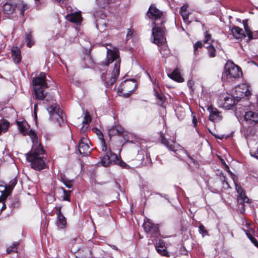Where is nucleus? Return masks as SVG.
Instances as JSON below:
<instances>
[{
    "label": "nucleus",
    "mask_w": 258,
    "mask_h": 258,
    "mask_svg": "<svg viewBox=\"0 0 258 258\" xmlns=\"http://www.w3.org/2000/svg\"><path fill=\"white\" fill-rule=\"evenodd\" d=\"M12 160H13V163H14V164H15V160H14V159H12Z\"/></svg>",
    "instance_id": "obj_59"
},
{
    "label": "nucleus",
    "mask_w": 258,
    "mask_h": 258,
    "mask_svg": "<svg viewBox=\"0 0 258 258\" xmlns=\"http://www.w3.org/2000/svg\"><path fill=\"white\" fill-rule=\"evenodd\" d=\"M110 163L111 162L109 155L108 153L107 152L106 155H105L101 159V164L104 167H107Z\"/></svg>",
    "instance_id": "obj_33"
},
{
    "label": "nucleus",
    "mask_w": 258,
    "mask_h": 258,
    "mask_svg": "<svg viewBox=\"0 0 258 258\" xmlns=\"http://www.w3.org/2000/svg\"><path fill=\"white\" fill-rule=\"evenodd\" d=\"M51 118L60 126L66 119V115L63 114L59 106L56 104L51 105L47 108Z\"/></svg>",
    "instance_id": "obj_6"
},
{
    "label": "nucleus",
    "mask_w": 258,
    "mask_h": 258,
    "mask_svg": "<svg viewBox=\"0 0 258 258\" xmlns=\"http://www.w3.org/2000/svg\"><path fill=\"white\" fill-rule=\"evenodd\" d=\"M17 63L21 60V57L20 56L19 50L17 49Z\"/></svg>",
    "instance_id": "obj_53"
},
{
    "label": "nucleus",
    "mask_w": 258,
    "mask_h": 258,
    "mask_svg": "<svg viewBox=\"0 0 258 258\" xmlns=\"http://www.w3.org/2000/svg\"><path fill=\"white\" fill-rule=\"evenodd\" d=\"M134 33L133 30L131 29H128L126 34V38L129 39L132 37L133 34Z\"/></svg>",
    "instance_id": "obj_48"
},
{
    "label": "nucleus",
    "mask_w": 258,
    "mask_h": 258,
    "mask_svg": "<svg viewBox=\"0 0 258 258\" xmlns=\"http://www.w3.org/2000/svg\"><path fill=\"white\" fill-rule=\"evenodd\" d=\"M123 132V129L120 126H113L111 127L108 130V135L111 136H113L115 135H121Z\"/></svg>",
    "instance_id": "obj_26"
},
{
    "label": "nucleus",
    "mask_w": 258,
    "mask_h": 258,
    "mask_svg": "<svg viewBox=\"0 0 258 258\" xmlns=\"http://www.w3.org/2000/svg\"><path fill=\"white\" fill-rule=\"evenodd\" d=\"M244 209H243V211H241V212H242V213H243V212H244Z\"/></svg>",
    "instance_id": "obj_60"
},
{
    "label": "nucleus",
    "mask_w": 258,
    "mask_h": 258,
    "mask_svg": "<svg viewBox=\"0 0 258 258\" xmlns=\"http://www.w3.org/2000/svg\"><path fill=\"white\" fill-rule=\"evenodd\" d=\"M250 155L258 159V147L256 149H253L250 151Z\"/></svg>",
    "instance_id": "obj_43"
},
{
    "label": "nucleus",
    "mask_w": 258,
    "mask_h": 258,
    "mask_svg": "<svg viewBox=\"0 0 258 258\" xmlns=\"http://www.w3.org/2000/svg\"><path fill=\"white\" fill-rule=\"evenodd\" d=\"M207 110L209 112V119L213 122H218L222 119L221 112L217 108L210 105L207 107Z\"/></svg>",
    "instance_id": "obj_14"
},
{
    "label": "nucleus",
    "mask_w": 258,
    "mask_h": 258,
    "mask_svg": "<svg viewBox=\"0 0 258 258\" xmlns=\"http://www.w3.org/2000/svg\"><path fill=\"white\" fill-rule=\"evenodd\" d=\"M10 123L8 121L5 120H0V135L2 133L7 132L9 127Z\"/></svg>",
    "instance_id": "obj_31"
},
{
    "label": "nucleus",
    "mask_w": 258,
    "mask_h": 258,
    "mask_svg": "<svg viewBox=\"0 0 258 258\" xmlns=\"http://www.w3.org/2000/svg\"><path fill=\"white\" fill-rule=\"evenodd\" d=\"M158 46L159 47L160 53L164 56L167 55L169 54V50L168 49L167 45L166 44V42Z\"/></svg>",
    "instance_id": "obj_32"
},
{
    "label": "nucleus",
    "mask_w": 258,
    "mask_h": 258,
    "mask_svg": "<svg viewBox=\"0 0 258 258\" xmlns=\"http://www.w3.org/2000/svg\"><path fill=\"white\" fill-rule=\"evenodd\" d=\"M245 227L246 228H243V231L245 232L246 235L250 239L253 244L258 248V241L257 240L252 236V234H253L254 230L252 228H250L249 226V224L245 221Z\"/></svg>",
    "instance_id": "obj_18"
},
{
    "label": "nucleus",
    "mask_w": 258,
    "mask_h": 258,
    "mask_svg": "<svg viewBox=\"0 0 258 258\" xmlns=\"http://www.w3.org/2000/svg\"><path fill=\"white\" fill-rule=\"evenodd\" d=\"M6 208L5 201H0V214Z\"/></svg>",
    "instance_id": "obj_49"
},
{
    "label": "nucleus",
    "mask_w": 258,
    "mask_h": 258,
    "mask_svg": "<svg viewBox=\"0 0 258 258\" xmlns=\"http://www.w3.org/2000/svg\"><path fill=\"white\" fill-rule=\"evenodd\" d=\"M137 85V84L134 81H125L122 82L119 87L118 91L121 93L123 91L122 87L128 88L131 87L132 89L129 91V93H128L129 95H131L135 91Z\"/></svg>",
    "instance_id": "obj_21"
},
{
    "label": "nucleus",
    "mask_w": 258,
    "mask_h": 258,
    "mask_svg": "<svg viewBox=\"0 0 258 258\" xmlns=\"http://www.w3.org/2000/svg\"><path fill=\"white\" fill-rule=\"evenodd\" d=\"M211 35L210 34L208 33V31H206L205 34V39L204 41V43H208L210 44L211 43Z\"/></svg>",
    "instance_id": "obj_42"
},
{
    "label": "nucleus",
    "mask_w": 258,
    "mask_h": 258,
    "mask_svg": "<svg viewBox=\"0 0 258 258\" xmlns=\"http://www.w3.org/2000/svg\"><path fill=\"white\" fill-rule=\"evenodd\" d=\"M251 94V89L247 84H243L235 88V96L237 99L248 97Z\"/></svg>",
    "instance_id": "obj_9"
},
{
    "label": "nucleus",
    "mask_w": 258,
    "mask_h": 258,
    "mask_svg": "<svg viewBox=\"0 0 258 258\" xmlns=\"http://www.w3.org/2000/svg\"><path fill=\"white\" fill-rule=\"evenodd\" d=\"M244 28L249 39H256L258 38L257 33L256 32L252 33L246 24H244Z\"/></svg>",
    "instance_id": "obj_29"
},
{
    "label": "nucleus",
    "mask_w": 258,
    "mask_h": 258,
    "mask_svg": "<svg viewBox=\"0 0 258 258\" xmlns=\"http://www.w3.org/2000/svg\"><path fill=\"white\" fill-rule=\"evenodd\" d=\"M73 180H64L63 183L64 185L68 187V188H71L72 187V182Z\"/></svg>",
    "instance_id": "obj_47"
},
{
    "label": "nucleus",
    "mask_w": 258,
    "mask_h": 258,
    "mask_svg": "<svg viewBox=\"0 0 258 258\" xmlns=\"http://www.w3.org/2000/svg\"><path fill=\"white\" fill-rule=\"evenodd\" d=\"M25 41L27 46L29 47H31L34 44V41L32 39V36L30 33L26 35Z\"/></svg>",
    "instance_id": "obj_35"
},
{
    "label": "nucleus",
    "mask_w": 258,
    "mask_h": 258,
    "mask_svg": "<svg viewBox=\"0 0 258 258\" xmlns=\"http://www.w3.org/2000/svg\"><path fill=\"white\" fill-rule=\"evenodd\" d=\"M66 18L68 21L74 23L77 25H80L82 21V17L80 12H76L68 14L66 15Z\"/></svg>",
    "instance_id": "obj_16"
},
{
    "label": "nucleus",
    "mask_w": 258,
    "mask_h": 258,
    "mask_svg": "<svg viewBox=\"0 0 258 258\" xmlns=\"http://www.w3.org/2000/svg\"><path fill=\"white\" fill-rule=\"evenodd\" d=\"M28 7L27 5L24 4L23 3V2H22L21 4H20L19 6V9L20 11V16H23L24 11L28 9Z\"/></svg>",
    "instance_id": "obj_37"
},
{
    "label": "nucleus",
    "mask_w": 258,
    "mask_h": 258,
    "mask_svg": "<svg viewBox=\"0 0 258 258\" xmlns=\"http://www.w3.org/2000/svg\"><path fill=\"white\" fill-rule=\"evenodd\" d=\"M192 123L194 126H196L197 124V119L195 115L192 116Z\"/></svg>",
    "instance_id": "obj_52"
},
{
    "label": "nucleus",
    "mask_w": 258,
    "mask_h": 258,
    "mask_svg": "<svg viewBox=\"0 0 258 258\" xmlns=\"http://www.w3.org/2000/svg\"><path fill=\"white\" fill-rule=\"evenodd\" d=\"M244 119L250 123H258V113L249 111L245 113Z\"/></svg>",
    "instance_id": "obj_20"
},
{
    "label": "nucleus",
    "mask_w": 258,
    "mask_h": 258,
    "mask_svg": "<svg viewBox=\"0 0 258 258\" xmlns=\"http://www.w3.org/2000/svg\"><path fill=\"white\" fill-rule=\"evenodd\" d=\"M106 57L107 59L102 63L105 66H108L109 64L113 63V69L110 73H102L101 78L104 85L109 88L116 82L119 75L120 60L118 49L116 47H113L111 49L108 48Z\"/></svg>",
    "instance_id": "obj_2"
},
{
    "label": "nucleus",
    "mask_w": 258,
    "mask_h": 258,
    "mask_svg": "<svg viewBox=\"0 0 258 258\" xmlns=\"http://www.w3.org/2000/svg\"><path fill=\"white\" fill-rule=\"evenodd\" d=\"M155 247L157 251L160 254L167 257H169L170 254L166 250L164 241L162 240H159L156 242Z\"/></svg>",
    "instance_id": "obj_19"
},
{
    "label": "nucleus",
    "mask_w": 258,
    "mask_h": 258,
    "mask_svg": "<svg viewBox=\"0 0 258 258\" xmlns=\"http://www.w3.org/2000/svg\"><path fill=\"white\" fill-rule=\"evenodd\" d=\"M242 75L239 67L233 62H227L224 67V71L222 73V80L224 82L231 83Z\"/></svg>",
    "instance_id": "obj_4"
},
{
    "label": "nucleus",
    "mask_w": 258,
    "mask_h": 258,
    "mask_svg": "<svg viewBox=\"0 0 258 258\" xmlns=\"http://www.w3.org/2000/svg\"><path fill=\"white\" fill-rule=\"evenodd\" d=\"M123 168L127 169L129 168V166L126 164L125 162L122 161L120 159L118 160L117 163L116 164Z\"/></svg>",
    "instance_id": "obj_44"
},
{
    "label": "nucleus",
    "mask_w": 258,
    "mask_h": 258,
    "mask_svg": "<svg viewBox=\"0 0 258 258\" xmlns=\"http://www.w3.org/2000/svg\"><path fill=\"white\" fill-rule=\"evenodd\" d=\"M14 252H16V242H14L11 246L7 248V253L8 254Z\"/></svg>",
    "instance_id": "obj_38"
},
{
    "label": "nucleus",
    "mask_w": 258,
    "mask_h": 258,
    "mask_svg": "<svg viewBox=\"0 0 258 258\" xmlns=\"http://www.w3.org/2000/svg\"><path fill=\"white\" fill-rule=\"evenodd\" d=\"M24 21H25V19H24V18H22V20H20V22H19V23H21V24L22 25V24H23V23L24 22Z\"/></svg>",
    "instance_id": "obj_57"
},
{
    "label": "nucleus",
    "mask_w": 258,
    "mask_h": 258,
    "mask_svg": "<svg viewBox=\"0 0 258 258\" xmlns=\"http://www.w3.org/2000/svg\"><path fill=\"white\" fill-rule=\"evenodd\" d=\"M152 28L153 42L157 45H160L166 42L165 37V27L162 25H154Z\"/></svg>",
    "instance_id": "obj_7"
},
{
    "label": "nucleus",
    "mask_w": 258,
    "mask_h": 258,
    "mask_svg": "<svg viewBox=\"0 0 258 258\" xmlns=\"http://www.w3.org/2000/svg\"><path fill=\"white\" fill-rule=\"evenodd\" d=\"M181 30H184L183 28L182 27Z\"/></svg>",
    "instance_id": "obj_61"
},
{
    "label": "nucleus",
    "mask_w": 258,
    "mask_h": 258,
    "mask_svg": "<svg viewBox=\"0 0 258 258\" xmlns=\"http://www.w3.org/2000/svg\"><path fill=\"white\" fill-rule=\"evenodd\" d=\"M17 129L22 135H28L32 143L31 151L26 154L27 160L31 163V167L38 171L45 168L44 151L37 133L30 130V126L25 120H17Z\"/></svg>",
    "instance_id": "obj_1"
},
{
    "label": "nucleus",
    "mask_w": 258,
    "mask_h": 258,
    "mask_svg": "<svg viewBox=\"0 0 258 258\" xmlns=\"http://www.w3.org/2000/svg\"><path fill=\"white\" fill-rule=\"evenodd\" d=\"M208 50V53L211 57H215V49L212 45H210L207 46Z\"/></svg>",
    "instance_id": "obj_39"
},
{
    "label": "nucleus",
    "mask_w": 258,
    "mask_h": 258,
    "mask_svg": "<svg viewBox=\"0 0 258 258\" xmlns=\"http://www.w3.org/2000/svg\"><path fill=\"white\" fill-rule=\"evenodd\" d=\"M110 246L112 249H114V250H117V249H118V248H117V247H116V246H115V245H110Z\"/></svg>",
    "instance_id": "obj_56"
},
{
    "label": "nucleus",
    "mask_w": 258,
    "mask_h": 258,
    "mask_svg": "<svg viewBox=\"0 0 258 258\" xmlns=\"http://www.w3.org/2000/svg\"><path fill=\"white\" fill-rule=\"evenodd\" d=\"M91 120L92 118L89 112L86 111L84 114V119L82 121L83 126L80 130L81 133H85L88 130Z\"/></svg>",
    "instance_id": "obj_22"
},
{
    "label": "nucleus",
    "mask_w": 258,
    "mask_h": 258,
    "mask_svg": "<svg viewBox=\"0 0 258 258\" xmlns=\"http://www.w3.org/2000/svg\"><path fill=\"white\" fill-rule=\"evenodd\" d=\"M55 209L56 215V224L58 228L64 229L66 226L67 220L66 217L61 212V206H56Z\"/></svg>",
    "instance_id": "obj_13"
},
{
    "label": "nucleus",
    "mask_w": 258,
    "mask_h": 258,
    "mask_svg": "<svg viewBox=\"0 0 258 258\" xmlns=\"http://www.w3.org/2000/svg\"><path fill=\"white\" fill-rule=\"evenodd\" d=\"M180 251L182 254H186L187 253V251L184 249V247L181 248Z\"/></svg>",
    "instance_id": "obj_54"
},
{
    "label": "nucleus",
    "mask_w": 258,
    "mask_h": 258,
    "mask_svg": "<svg viewBox=\"0 0 258 258\" xmlns=\"http://www.w3.org/2000/svg\"><path fill=\"white\" fill-rule=\"evenodd\" d=\"M143 227L145 231L152 236L156 237L158 233V229L149 219L144 221Z\"/></svg>",
    "instance_id": "obj_11"
},
{
    "label": "nucleus",
    "mask_w": 258,
    "mask_h": 258,
    "mask_svg": "<svg viewBox=\"0 0 258 258\" xmlns=\"http://www.w3.org/2000/svg\"><path fill=\"white\" fill-rule=\"evenodd\" d=\"M168 76L171 79L178 82H182L184 81L179 72L177 70H175L171 73L168 74Z\"/></svg>",
    "instance_id": "obj_27"
},
{
    "label": "nucleus",
    "mask_w": 258,
    "mask_h": 258,
    "mask_svg": "<svg viewBox=\"0 0 258 258\" xmlns=\"http://www.w3.org/2000/svg\"><path fill=\"white\" fill-rule=\"evenodd\" d=\"M90 141L86 138L82 137L78 145L79 153L86 156L89 155L92 150L90 147Z\"/></svg>",
    "instance_id": "obj_10"
},
{
    "label": "nucleus",
    "mask_w": 258,
    "mask_h": 258,
    "mask_svg": "<svg viewBox=\"0 0 258 258\" xmlns=\"http://www.w3.org/2000/svg\"><path fill=\"white\" fill-rule=\"evenodd\" d=\"M223 185L224 188H228L229 187V185L228 184V183L227 181L225 179V177H223Z\"/></svg>",
    "instance_id": "obj_51"
},
{
    "label": "nucleus",
    "mask_w": 258,
    "mask_h": 258,
    "mask_svg": "<svg viewBox=\"0 0 258 258\" xmlns=\"http://www.w3.org/2000/svg\"><path fill=\"white\" fill-rule=\"evenodd\" d=\"M96 27L97 29H98L100 31H104L106 28V24L104 22H101L97 21L96 24Z\"/></svg>",
    "instance_id": "obj_36"
},
{
    "label": "nucleus",
    "mask_w": 258,
    "mask_h": 258,
    "mask_svg": "<svg viewBox=\"0 0 258 258\" xmlns=\"http://www.w3.org/2000/svg\"><path fill=\"white\" fill-rule=\"evenodd\" d=\"M14 187L13 185H7L4 182L0 183V201H5L6 199L11 194Z\"/></svg>",
    "instance_id": "obj_12"
},
{
    "label": "nucleus",
    "mask_w": 258,
    "mask_h": 258,
    "mask_svg": "<svg viewBox=\"0 0 258 258\" xmlns=\"http://www.w3.org/2000/svg\"><path fill=\"white\" fill-rule=\"evenodd\" d=\"M12 56L15 62L16 61V47H13L12 48Z\"/></svg>",
    "instance_id": "obj_45"
},
{
    "label": "nucleus",
    "mask_w": 258,
    "mask_h": 258,
    "mask_svg": "<svg viewBox=\"0 0 258 258\" xmlns=\"http://www.w3.org/2000/svg\"><path fill=\"white\" fill-rule=\"evenodd\" d=\"M199 231L201 234H202L203 236L208 235V231L206 230L205 227L203 224L200 225L199 227Z\"/></svg>",
    "instance_id": "obj_40"
},
{
    "label": "nucleus",
    "mask_w": 258,
    "mask_h": 258,
    "mask_svg": "<svg viewBox=\"0 0 258 258\" xmlns=\"http://www.w3.org/2000/svg\"><path fill=\"white\" fill-rule=\"evenodd\" d=\"M219 106L227 110L234 109V108L236 109L237 107L234 97L229 96L225 97L224 102L219 104Z\"/></svg>",
    "instance_id": "obj_15"
},
{
    "label": "nucleus",
    "mask_w": 258,
    "mask_h": 258,
    "mask_svg": "<svg viewBox=\"0 0 258 258\" xmlns=\"http://www.w3.org/2000/svg\"><path fill=\"white\" fill-rule=\"evenodd\" d=\"M37 110V105L36 104H35L34 105V114H35V116L36 118Z\"/></svg>",
    "instance_id": "obj_55"
},
{
    "label": "nucleus",
    "mask_w": 258,
    "mask_h": 258,
    "mask_svg": "<svg viewBox=\"0 0 258 258\" xmlns=\"http://www.w3.org/2000/svg\"><path fill=\"white\" fill-rule=\"evenodd\" d=\"M32 84L36 98L40 100H43L46 95L45 90L48 87L46 74L45 73H41L33 79Z\"/></svg>",
    "instance_id": "obj_3"
},
{
    "label": "nucleus",
    "mask_w": 258,
    "mask_h": 258,
    "mask_svg": "<svg viewBox=\"0 0 258 258\" xmlns=\"http://www.w3.org/2000/svg\"><path fill=\"white\" fill-rule=\"evenodd\" d=\"M62 189L63 190V195L62 196V199L64 201H70V194L71 192V191L69 190L67 191L63 188H62Z\"/></svg>",
    "instance_id": "obj_41"
},
{
    "label": "nucleus",
    "mask_w": 258,
    "mask_h": 258,
    "mask_svg": "<svg viewBox=\"0 0 258 258\" xmlns=\"http://www.w3.org/2000/svg\"><path fill=\"white\" fill-rule=\"evenodd\" d=\"M58 2H59V4L61 5V4L60 3V2H62V4L63 1H59Z\"/></svg>",
    "instance_id": "obj_58"
},
{
    "label": "nucleus",
    "mask_w": 258,
    "mask_h": 258,
    "mask_svg": "<svg viewBox=\"0 0 258 258\" xmlns=\"http://www.w3.org/2000/svg\"><path fill=\"white\" fill-rule=\"evenodd\" d=\"M188 6L187 5H184L180 9V13L181 15L184 22L185 23L188 22V18L189 16V12L188 10Z\"/></svg>",
    "instance_id": "obj_28"
},
{
    "label": "nucleus",
    "mask_w": 258,
    "mask_h": 258,
    "mask_svg": "<svg viewBox=\"0 0 258 258\" xmlns=\"http://www.w3.org/2000/svg\"><path fill=\"white\" fill-rule=\"evenodd\" d=\"M202 43L201 41H198L194 44V47L195 53L199 48H201L202 47Z\"/></svg>",
    "instance_id": "obj_46"
},
{
    "label": "nucleus",
    "mask_w": 258,
    "mask_h": 258,
    "mask_svg": "<svg viewBox=\"0 0 258 258\" xmlns=\"http://www.w3.org/2000/svg\"><path fill=\"white\" fill-rule=\"evenodd\" d=\"M121 135L122 136V137L125 141H126V142L130 141V137H129L128 135L126 134V132H125L123 131V132L121 134Z\"/></svg>",
    "instance_id": "obj_50"
},
{
    "label": "nucleus",
    "mask_w": 258,
    "mask_h": 258,
    "mask_svg": "<svg viewBox=\"0 0 258 258\" xmlns=\"http://www.w3.org/2000/svg\"><path fill=\"white\" fill-rule=\"evenodd\" d=\"M107 152L109 155L111 163L113 162L116 164L117 163L118 160H119L120 159L117 157L116 154L112 152L110 149H109Z\"/></svg>",
    "instance_id": "obj_34"
},
{
    "label": "nucleus",
    "mask_w": 258,
    "mask_h": 258,
    "mask_svg": "<svg viewBox=\"0 0 258 258\" xmlns=\"http://www.w3.org/2000/svg\"><path fill=\"white\" fill-rule=\"evenodd\" d=\"M93 131L97 136H98L99 139H100V144H101L102 150L103 152H107V148L105 144L104 140L103 138V136L101 132L97 128H94L93 129Z\"/></svg>",
    "instance_id": "obj_25"
},
{
    "label": "nucleus",
    "mask_w": 258,
    "mask_h": 258,
    "mask_svg": "<svg viewBox=\"0 0 258 258\" xmlns=\"http://www.w3.org/2000/svg\"><path fill=\"white\" fill-rule=\"evenodd\" d=\"M162 143L168 149L175 154V156L181 159H183L185 157H188L191 160L193 159L188 155L186 152L182 149V147L173 141L168 140L165 138L162 137Z\"/></svg>",
    "instance_id": "obj_5"
},
{
    "label": "nucleus",
    "mask_w": 258,
    "mask_h": 258,
    "mask_svg": "<svg viewBox=\"0 0 258 258\" xmlns=\"http://www.w3.org/2000/svg\"><path fill=\"white\" fill-rule=\"evenodd\" d=\"M147 15L150 19L154 21V25H163L165 22L164 16L163 13L153 6H150Z\"/></svg>",
    "instance_id": "obj_8"
},
{
    "label": "nucleus",
    "mask_w": 258,
    "mask_h": 258,
    "mask_svg": "<svg viewBox=\"0 0 258 258\" xmlns=\"http://www.w3.org/2000/svg\"><path fill=\"white\" fill-rule=\"evenodd\" d=\"M231 33L233 37L237 39H242L245 37L243 31L242 29L238 27H234L231 30Z\"/></svg>",
    "instance_id": "obj_23"
},
{
    "label": "nucleus",
    "mask_w": 258,
    "mask_h": 258,
    "mask_svg": "<svg viewBox=\"0 0 258 258\" xmlns=\"http://www.w3.org/2000/svg\"><path fill=\"white\" fill-rule=\"evenodd\" d=\"M16 8V5H13L12 3L8 1L3 6V11L6 14H11L13 13Z\"/></svg>",
    "instance_id": "obj_24"
},
{
    "label": "nucleus",
    "mask_w": 258,
    "mask_h": 258,
    "mask_svg": "<svg viewBox=\"0 0 258 258\" xmlns=\"http://www.w3.org/2000/svg\"><path fill=\"white\" fill-rule=\"evenodd\" d=\"M235 188L238 194L237 200L239 204L243 205L244 203H248L249 199L245 195L242 188L235 184Z\"/></svg>",
    "instance_id": "obj_17"
},
{
    "label": "nucleus",
    "mask_w": 258,
    "mask_h": 258,
    "mask_svg": "<svg viewBox=\"0 0 258 258\" xmlns=\"http://www.w3.org/2000/svg\"><path fill=\"white\" fill-rule=\"evenodd\" d=\"M154 95L156 97L157 103L159 105H162L165 99L162 94L159 93L156 89H154Z\"/></svg>",
    "instance_id": "obj_30"
}]
</instances>
